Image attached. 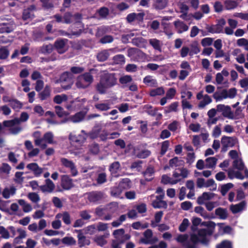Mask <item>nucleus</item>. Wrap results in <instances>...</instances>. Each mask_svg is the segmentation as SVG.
<instances>
[{
  "label": "nucleus",
  "instance_id": "4",
  "mask_svg": "<svg viewBox=\"0 0 248 248\" xmlns=\"http://www.w3.org/2000/svg\"><path fill=\"white\" fill-rule=\"evenodd\" d=\"M29 118V116L26 112H22L20 115L19 118H15L13 120L4 121L3 124L5 127H10V132L14 134H16L20 132L22 128L16 125L19 124L22 122H26Z\"/></svg>",
  "mask_w": 248,
  "mask_h": 248
},
{
  "label": "nucleus",
  "instance_id": "50",
  "mask_svg": "<svg viewBox=\"0 0 248 248\" xmlns=\"http://www.w3.org/2000/svg\"><path fill=\"white\" fill-rule=\"evenodd\" d=\"M62 242L67 246H73L76 244V240L71 236H65L62 239Z\"/></svg>",
  "mask_w": 248,
  "mask_h": 248
},
{
  "label": "nucleus",
  "instance_id": "55",
  "mask_svg": "<svg viewBox=\"0 0 248 248\" xmlns=\"http://www.w3.org/2000/svg\"><path fill=\"white\" fill-rule=\"evenodd\" d=\"M213 97L217 102L221 101L224 99H227L224 90H222L219 93H215L213 95Z\"/></svg>",
  "mask_w": 248,
  "mask_h": 248
},
{
  "label": "nucleus",
  "instance_id": "33",
  "mask_svg": "<svg viewBox=\"0 0 248 248\" xmlns=\"http://www.w3.org/2000/svg\"><path fill=\"white\" fill-rule=\"evenodd\" d=\"M149 43L155 49L161 52V47L163 45L161 41L155 38H153L149 40Z\"/></svg>",
  "mask_w": 248,
  "mask_h": 248
},
{
  "label": "nucleus",
  "instance_id": "31",
  "mask_svg": "<svg viewBox=\"0 0 248 248\" xmlns=\"http://www.w3.org/2000/svg\"><path fill=\"white\" fill-rule=\"evenodd\" d=\"M246 206V202L243 201L238 204L232 205L230 206V210L233 214H236L244 210Z\"/></svg>",
  "mask_w": 248,
  "mask_h": 248
},
{
  "label": "nucleus",
  "instance_id": "15",
  "mask_svg": "<svg viewBox=\"0 0 248 248\" xmlns=\"http://www.w3.org/2000/svg\"><path fill=\"white\" fill-rule=\"evenodd\" d=\"M27 168L32 171L36 177H39L45 170V168L40 167L36 163H31L28 164Z\"/></svg>",
  "mask_w": 248,
  "mask_h": 248
},
{
  "label": "nucleus",
  "instance_id": "6",
  "mask_svg": "<svg viewBox=\"0 0 248 248\" xmlns=\"http://www.w3.org/2000/svg\"><path fill=\"white\" fill-rule=\"evenodd\" d=\"M128 56L134 61H149L148 56L140 50L137 48H130L128 50Z\"/></svg>",
  "mask_w": 248,
  "mask_h": 248
},
{
  "label": "nucleus",
  "instance_id": "22",
  "mask_svg": "<svg viewBox=\"0 0 248 248\" xmlns=\"http://www.w3.org/2000/svg\"><path fill=\"white\" fill-rule=\"evenodd\" d=\"M221 142L224 147H232L236 143L237 140L234 137L223 136Z\"/></svg>",
  "mask_w": 248,
  "mask_h": 248
},
{
  "label": "nucleus",
  "instance_id": "19",
  "mask_svg": "<svg viewBox=\"0 0 248 248\" xmlns=\"http://www.w3.org/2000/svg\"><path fill=\"white\" fill-rule=\"evenodd\" d=\"M228 23L229 27L224 28V32L227 35H232L233 33L234 29L237 26L238 22L235 20L229 18L228 20Z\"/></svg>",
  "mask_w": 248,
  "mask_h": 248
},
{
  "label": "nucleus",
  "instance_id": "38",
  "mask_svg": "<svg viewBox=\"0 0 248 248\" xmlns=\"http://www.w3.org/2000/svg\"><path fill=\"white\" fill-rule=\"evenodd\" d=\"M217 159L215 157H210L206 159L205 168H213L217 164Z\"/></svg>",
  "mask_w": 248,
  "mask_h": 248
},
{
  "label": "nucleus",
  "instance_id": "37",
  "mask_svg": "<svg viewBox=\"0 0 248 248\" xmlns=\"http://www.w3.org/2000/svg\"><path fill=\"white\" fill-rule=\"evenodd\" d=\"M184 162L183 160L177 157H175L169 161V166L171 168H174L183 166Z\"/></svg>",
  "mask_w": 248,
  "mask_h": 248
},
{
  "label": "nucleus",
  "instance_id": "2",
  "mask_svg": "<svg viewBox=\"0 0 248 248\" xmlns=\"http://www.w3.org/2000/svg\"><path fill=\"white\" fill-rule=\"evenodd\" d=\"M116 83L117 78L114 74L104 71L101 73L99 82L96 85V90L100 93L104 94Z\"/></svg>",
  "mask_w": 248,
  "mask_h": 248
},
{
  "label": "nucleus",
  "instance_id": "60",
  "mask_svg": "<svg viewBox=\"0 0 248 248\" xmlns=\"http://www.w3.org/2000/svg\"><path fill=\"white\" fill-rule=\"evenodd\" d=\"M113 63L117 64H122L125 62V58L123 55L119 54L113 58Z\"/></svg>",
  "mask_w": 248,
  "mask_h": 248
},
{
  "label": "nucleus",
  "instance_id": "59",
  "mask_svg": "<svg viewBox=\"0 0 248 248\" xmlns=\"http://www.w3.org/2000/svg\"><path fill=\"white\" fill-rule=\"evenodd\" d=\"M163 213L162 211H159L155 213V221H152L151 223V226L153 227H155L157 226V223H158L162 218Z\"/></svg>",
  "mask_w": 248,
  "mask_h": 248
},
{
  "label": "nucleus",
  "instance_id": "53",
  "mask_svg": "<svg viewBox=\"0 0 248 248\" xmlns=\"http://www.w3.org/2000/svg\"><path fill=\"white\" fill-rule=\"evenodd\" d=\"M168 4V0H155L154 4L155 7L157 9H163Z\"/></svg>",
  "mask_w": 248,
  "mask_h": 248
},
{
  "label": "nucleus",
  "instance_id": "39",
  "mask_svg": "<svg viewBox=\"0 0 248 248\" xmlns=\"http://www.w3.org/2000/svg\"><path fill=\"white\" fill-rule=\"evenodd\" d=\"M50 88L46 85L44 90L39 93V97L41 100H44L48 98L50 95Z\"/></svg>",
  "mask_w": 248,
  "mask_h": 248
},
{
  "label": "nucleus",
  "instance_id": "24",
  "mask_svg": "<svg viewBox=\"0 0 248 248\" xmlns=\"http://www.w3.org/2000/svg\"><path fill=\"white\" fill-rule=\"evenodd\" d=\"M215 194L211 192H204L197 199V202L199 204H203L206 201L212 200Z\"/></svg>",
  "mask_w": 248,
  "mask_h": 248
},
{
  "label": "nucleus",
  "instance_id": "35",
  "mask_svg": "<svg viewBox=\"0 0 248 248\" xmlns=\"http://www.w3.org/2000/svg\"><path fill=\"white\" fill-rule=\"evenodd\" d=\"M226 24L225 19L221 18L218 20L217 23L215 25L216 33H223L224 27Z\"/></svg>",
  "mask_w": 248,
  "mask_h": 248
},
{
  "label": "nucleus",
  "instance_id": "63",
  "mask_svg": "<svg viewBox=\"0 0 248 248\" xmlns=\"http://www.w3.org/2000/svg\"><path fill=\"white\" fill-rule=\"evenodd\" d=\"M189 225V221L187 218H184L179 227V230L181 232H184Z\"/></svg>",
  "mask_w": 248,
  "mask_h": 248
},
{
  "label": "nucleus",
  "instance_id": "30",
  "mask_svg": "<svg viewBox=\"0 0 248 248\" xmlns=\"http://www.w3.org/2000/svg\"><path fill=\"white\" fill-rule=\"evenodd\" d=\"M55 218H62L63 222L66 225H69L71 222L70 214L67 212H63L57 214L55 216Z\"/></svg>",
  "mask_w": 248,
  "mask_h": 248
},
{
  "label": "nucleus",
  "instance_id": "64",
  "mask_svg": "<svg viewBox=\"0 0 248 248\" xmlns=\"http://www.w3.org/2000/svg\"><path fill=\"white\" fill-rule=\"evenodd\" d=\"M217 248H232L231 242L224 240L217 246Z\"/></svg>",
  "mask_w": 248,
  "mask_h": 248
},
{
  "label": "nucleus",
  "instance_id": "29",
  "mask_svg": "<svg viewBox=\"0 0 248 248\" xmlns=\"http://www.w3.org/2000/svg\"><path fill=\"white\" fill-rule=\"evenodd\" d=\"M102 198L103 194L101 192H93L88 194V199L90 202H96Z\"/></svg>",
  "mask_w": 248,
  "mask_h": 248
},
{
  "label": "nucleus",
  "instance_id": "46",
  "mask_svg": "<svg viewBox=\"0 0 248 248\" xmlns=\"http://www.w3.org/2000/svg\"><path fill=\"white\" fill-rule=\"evenodd\" d=\"M178 107V103L177 102H173L170 105L166 107L164 109L165 113H169L171 112H176Z\"/></svg>",
  "mask_w": 248,
  "mask_h": 248
},
{
  "label": "nucleus",
  "instance_id": "58",
  "mask_svg": "<svg viewBox=\"0 0 248 248\" xmlns=\"http://www.w3.org/2000/svg\"><path fill=\"white\" fill-rule=\"evenodd\" d=\"M76 84L78 88H86L89 86L81 75L78 78Z\"/></svg>",
  "mask_w": 248,
  "mask_h": 248
},
{
  "label": "nucleus",
  "instance_id": "1",
  "mask_svg": "<svg viewBox=\"0 0 248 248\" xmlns=\"http://www.w3.org/2000/svg\"><path fill=\"white\" fill-rule=\"evenodd\" d=\"M201 224L207 228L198 230L197 233H192L190 237L187 234H179L175 238L176 241L182 244L185 248H198L199 243L207 245L210 241L209 236L214 232L216 224L212 221L201 222Z\"/></svg>",
  "mask_w": 248,
  "mask_h": 248
},
{
  "label": "nucleus",
  "instance_id": "43",
  "mask_svg": "<svg viewBox=\"0 0 248 248\" xmlns=\"http://www.w3.org/2000/svg\"><path fill=\"white\" fill-rule=\"evenodd\" d=\"M86 99L85 98L81 99H76V100L71 102L70 104L67 105L66 106V108L69 110H73L76 108L77 106H78V108L80 107V106H79L78 103V102H82L84 103Z\"/></svg>",
  "mask_w": 248,
  "mask_h": 248
},
{
  "label": "nucleus",
  "instance_id": "23",
  "mask_svg": "<svg viewBox=\"0 0 248 248\" xmlns=\"http://www.w3.org/2000/svg\"><path fill=\"white\" fill-rule=\"evenodd\" d=\"M174 25L175 30L178 33H182L186 31L189 29V27L184 22L180 20H177L174 22Z\"/></svg>",
  "mask_w": 248,
  "mask_h": 248
},
{
  "label": "nucleus",
  "instance_id": "7",
  "mask_svg": "<svg viewBox=\"0 0 248 248\" xmlns=\"http://www.w3.org/2000/svg\"><path fill=\"white\" fill-rule=\"evenodd\" d=\"M189 171L184 168L176 169L172 174L173 179L175 184L180 182L183 179L188 177Z\"/></svg>",
  "mask_w": 248,
  "mask_h": 248
},
{
  "label": "nucleus",
  "instance_id": "8",
  "mask_svg": "<svg viewBox=\"0 0 248 248\" xmlns=\"http://www.w3.org/2000/svg\"><path fill=\"white\" fill-rule=\"evenodd\" d=\"M196 98L197 100H199L198 108H204L212 101V98L209 95L203 94V91H200L197 94Z\"/></svg>",
  "mask_w": 248,
  "mask_h": 248
},
{
  "label": "nucleus",
  "instance_id": "10",
  "mask_svg": "<svg viewBox=\"0 0 248 248\" xmlns=\"http://www.w3.org/2000/svg\"><path fill=\"white\" fill-rule=\"evenodd\" d=\"M150 198L152 201V205L155 208H166L167 207V202L163 201V195L155 196L151 195Z\"/></svg>",
  "mask_w": 248,
  "mask_h": 248
},
{
  "label": "nucleus",
  "instance_id": "5",
  "mask_svg": "<svg viewBox=\"0 0 248 248\" xmlns=\"http://www.w3.org/2000/svg\"><path fill=\"white\" fill-rule=\"evenodd\" d=\"M124 230L123 229H117L113 232L112 234L116 240L112 241V248H121L120 247V244L124 243L130 238V235L128 234H124Z\"/></svg>",
  "mask_w": 248,
  "mask_h": 248
},
{
  "label": "nucleus",
  "instance_id": "20",
  "mask_svg": "<svg viewBox=\"0 0 248 248\" xmlns=\"http://www.w3.org/2000/svg\"><path fill=\"white\" fill-rule=\"evenodd\" d=\"M61 185L65 189H69L73 186L72 179L67 175H63L61 178Z\"/></svg>",
  "mask_w": 248,
  "mask_h": 248
},
{
  "label": "nucleus",
  "instance_id": "42",
  "mask_svg": "<svg viewBox=\"0 0 248 248\" xmlns=\"http://www.w3.org/2000/svg\"><path fill=\"white\" fill-rule=\"evenodd\" d=\"M84 116L85 114L83 112H79L70 117L69 120L73 123H78L83 119Z\"/></svg>",
  "mask_w": 248,
  "mask_h": 248
},
{
  "label": "nucleus",
  "instance_id": "51",
  "mask_svg": "<svg viewBox=\"0 0 248 248\" xmlns=\"http://www.w3.org/2000/svg\"><path fill=\"white\" fill-rule=\"evenodd\" d=\"M227 98L233 99L237 94V90L235 88H232L228 90L224 89Z\"/></svg>",
  "mask_w": 248,
  "mask_h": 248
},
{
  "label": "nucleus",
  "instance_id": "47",
  "mask_svg": "<svg viewBox=\"0 0 248 248\" xmlns=\"http://www.w3.org/2000/svg\"><path fill=\"white\" fill-rule=\"evenodd\" d=\"M228 176L231 179L236 178L239 179H243L244 176L239 171H235L232 169H230L228 170Z\"/></svg>",
  "mask_w": 248,
  "mask_h": 248
},
{
  "label": "nucleus",
  "instance_id": "34",
  "mask_svg": "<svg viewBox=\"0 0 248 248\" xmlns=\"http://www.w3.org/2000/svg\"><path fill=\"white\" fill-rule=\"evenodd\" d=\"M18 204L22 207L23 211L25 213L31 212L32 209L31 205L26 202L24 200L19 199L17 200Z\"/></svg>",
  "mask_w": 248,
  "mask_h": 248
},
{
  "label": "nucleus",
  "instance_id": "49",
  "mask_svg": "<svg viewBox=\"0 0 248 248\" xmlns=\"http://www.w3.org/2000/svg\"><path fill=\"white\" fill-rule=\"evenodd\" d=\"M165 93V90L162 87H158L156 89H152L150 91V95L154 97L157 95H162Z\"/></svg>",
  "mask_w": 248,
  "mask_h": 248
},
{
  "label": "nucleus",
  "instance_id": "32",
  "mask_svg": "<svg viewBox=\"0 0 248 248\" xmlns=\"http://www.w3.org/2000/svg\"><path fill=\"white\" fill-rule=\"evenodd\" d=\"M143 82L148 86L154 87L157 86L156 80L151 76H146L143 78Z\"/></svg>",
  "mask_w": 248,
  "mask_h": 248
},
{
  "label": "nucleus",
  "instance_id": "52",
  "mask_svg": "<svg viewBox=\"0 0 248 248\" xmlns=\"http://www.w3.org/2000/svg\"><path fill=\"white\" fill-rule=\"evenodd\" d=\"M200 52V49L197 42H194L190 45L189 55L192 56L197 54Z\"/></svg>",
  "mask_w": 248,
  "mask_h": 248
},
{
  "label": "nucleus",
  "instance_id": "11",
  "mask_svg": "<svg viewBox=\"0 0 248 248\" xmlns=\"http://www.w3.org/2000/svg\"><path fill=\"white\" fill-rule=\"evenodd\" d=\"M61 162L62 166L69 170L72 176H76L78 175V171L73 161L65 158H62L61 159Z\"/></svg>",
  "mask_w": 248,
  "mask_h": 248
},
{
  "label": "nucleus",
  "instance_id": "3",
  "mask_svg": "<svg viewBox=\"0 0 248 248\" xmlns=\"http://www.w3.org/2000/svg\"><path fill=\"white\" fill-rule=\"evenodd\" d=\"M33 137L35 145L42 149H46L47 146V144H52L55 143L53 134L50 132L46 133L42 137L41 133L36 131L33 133Z\"/></svg>",
  "mask_w": 248,
  "mask_h": 248
},
{
  "label": "nucleus",
  "instance_id": "48",
  "mask_svg": "<svg viewBox=\"0 0 248 248\" xmlns=\"http://www.w3.org/2000/svg\"><path fill=\"white\" fill-rule=\"evenodd\" d=\"M233 167L234 168L238 170H242L244 169L245 165L240 157L234 160L233 162Z\"/></svg>",
  "mask_w": 248,
  "mask_h": 248
},
{
  "label": "nucleus",
  "instance_id": "18",
  "mask_svg": "<svg viewBox=\"0 0 248 248\" xmlns=\"http://www.w3.org/2000/svg\"><path fill=\"white\" fill-rule=\"evenodd\" d=\"M107 213L108 214L104 217L103 219L109 220L112 218V214L117 209V205L116 203H111L106 207Z\"/></svg>",
  "mask_w": 248,
  "mask_h": 248
},
{
  "label": "nucleus",
  "instance_id": "14",
  "mask_svg": "<svg viewBox=\"0 0 248 248\" xmlns=\"http://www.w3.org/2000/svg\"><path fill=\"white\" fill-rule=\"evenodd\" d=\"M109 236V232H107L103 235L95 236L93 238V240L97 245L101 247H103L104 246L108 244V241L106 239L108 238Z\"/></svg>",
  "mask_w": 248,
  "mask_h": 248
},
{
  "label": "nucleus",
  "instance_id": "36",
  "mask_svg": "<svg viewBox=\"0 0 248 248\" xmlns=\"http://www.w3.org/2000/svg\"><path fill=\"white\" fill-rule=\"evenodd\" d=\"M215 214L220 219H225L228 217V213L226 209L218 208L215 210Z\"/></svg>",
  "mask_w": 248,
  "mask_h": 248
},
{
  "label": "nucleus",
  "instance_id": "17",
  "mask_svg": "<svg viewBox=\"0 0 248 248\" xmlns=\"http://www.w3.org/2000/svg\"><path fill=\"white\" fill-rule=\"evenodd\" d=\"M144 238L141 239V242L142 243L148 244H152L157 241V239L156 238H152L153 232L152 231L150 230H147L144 232Z\"/></svg>",
  "mask_w": 248,
  "mask_h": 248
},
{
  "label": "nucleus",
  "instance_id": "25",
  "mask_svg": "<svg viewBox=\"0 0 248 248\" xmlns=\"http://www.w3.org/2000/svg\"><path fill=\"white\" fill-rule=\"evenodd\" d=\"M144 16V14L143 13H133L127 15L126 20L129 23L136 21H140L143 19Z\"/></svg>",
  "mask_w": 248,
  "mask_h": 248
},
{
  "label": "nucleus",
  "instance_id": "54",
  "mask_svg": "<svg viewBox=\"0 0 248 248\" xmlns=\"http://www.w3.org/2000/svg\"><path fill=\"white\" fill-rule=\"evenodd\" d=\"M134 154L139 158H145L150 155L151 152L148 150H143L138 153L137 150L135 149Z\"/></svg>",
  "mask_w": 248,
  "mask_h": 248
},
{
  "label": "nucleus",
  "instance_id": "26",
  "mask_svg": "<svg viewBox=\"0 0 248 248\" xmlns=\"http://www.w3.org/2000/svg\"><path fill=\"white\" fill-rule=\"evenodd\" d=\"M16 188L13 186L6 187L2 192V195L5 199H9L16 194Z\"/></svg>",
  "mask_w": 248,
  "mask_h": 248
},
{
  "label": "nucleus",
  "instance_id": "61",
  "mask_svg": "<svg viewBox=\"0 0 248 248\" xmlns=\"http://www.w3.org/2000/svg\"><path fill=\"white\" fill-rule=\"evenodd\" d=\"M55 112L59 117H63L67 116L69 113L65 111L63 108L59 106L55 107Z\"/></svg>",
  "mask_w": 248,
  "mask_h": 248
},
{
  "label": "nucleus",
  "instance_id": "21",
  "mask_svg": "<svg viewBox=\"0 0 248 248\" xmlns=\"http://www.w3.org/2000/svg\"><path fill=\"white\" fill-rule=\"evenodd\" d=\"M41 190L43 192H51L55 188V185L49 179L45 180V184L40 186Z\"/></svg>",
  "mask_w": 248,
  "mask_h": 248
},
{
  "label": "nucleus",
  "instance_id": "44",
  "mask_svg": "<svg viewBox=\"0 0 248 248\" xmlns=\"http://www.w3.org/2000/svg\"><path fill=\"white\" fill-rule=\"evenodd\" d=\"M109 51H112V49L104 50L99 52L97 56L98 60L100 62L106 61L109 56Z\"/></svg>",
  "mask_w": 248,
  "mask_h": 248
},
{
  "label": "nucleus",
  "instance_id": "45",
  "mask_svg": "<svg viewBox=\"0 0 248 248\" xmlns=\"http://www.w3.org/2000/svg\"><path fill=\"white\" fill-rule=\"evenodd\" d=\"M236 43L239 46L243 47L246 50L248 51V39L240 38L237 40ZM247 60L248 61V53L247 54Z\"/></svg>",
  "mask_w": 248,
  "mask_h": 248
},
{
  "label": "nucleus",
  "instance_id": "16",
  "mask_svg": "<svg viewBox=\"0 0 248 248\" xmlns=\"http://www.w3.org/2000/svg\"><path fill=\"white\" fill-rule=\"evenodd\" d=\"M73 75L69 72H65L61 75L60 77V81L61 82L66 81L69 83V85L67 86H63V88L64 89L67 90L71 88V85L73 84Z\"/></svg>",
  "mask_w": 248,
  "mask_h": 248
},
{
  "label": "nucleus",
  "instance_id": "27",
  "mask_svg": "<svg viewBox=\"0 0 248 248\" xmlns=\"http://www.w3.org/2000/svg\"><path fill=\"white\" fill-rule=\"evenodd\" d=\"M15 26V25L11 22L2 23L0 27V33L10 32L13 31Z\"/></svg>",
  "mask_w": 248,
  "mask_h": 248
},
{
  "label": "nucleus",
  "instance_id": "41",
  "mask_svg": "<svg viewBox=\"0 0 248 248\" xmlns=\"http://www.w3.org/2000/svg\"><path fill=\"white\" fill-rule=\"evenodd\" d=\"M68 99V96L65 94L56 95L53 98V102L57 104H61L63 102L66 101Z\"/></svg>",
  "mask_w": 248,
  "mask_h": 248
},
{
  "label": "nucleus",
  "instance_id": "56",
  "mask_svg": "<svg viewBox=\"0 0 248 248\" xmlns=\"http://www.w3.org/2000/svg\"><path fill=\"white\" fill-rule=\"evenodd\" d=\"M28 199L32 202L37 203L40 201L39 195L35 192H31L27 195Z\"/></svg>",
  "mask_w": 248,
  "mask_h": 248
},
{
  "label": "nucleus",
  "instance_id": "9",
  "mask_svg": "<svg viewBox=\"0 0 248 248\" xmlns=\"http://www.w3.org/2000/svg\"><path fill=\"white\" fill-rule=\"evenodd\" d=\"M87 134L84 130H82L80 133L76 134L74 133L70 134L69 139L71 142L76 143L80 145H82L86 140Z\"/></svg>",
  "mask_w": 248,
  "mask_h": 248
},
{
  "label": "nucleus",
  "instance_id": "62",
  "mask_svg": "<svg viewBox=\"0 0 248 248\" xmlns=\"http://www.w3.org/2000/svg\"><path fill=\"white\" fill-rule=\"evenodd\" d=\"M172 176H169L167 175H163L162 176L161 182L164 184L175 185Z\"/></svg>",
  "mask_w": 248,
  "mask_h": 248
},
{
  "label": "nucleus",
  "instance_id": "40",
  "mask_svg": "<svg viewBox=\"0 0 248 248\" xmlns=\"http://www.w3.org/2000/svg\"><path fill=\"white\" fill-rule=\"evenodd\" d=\"M143 176L147 181H150L153 178L154 170L153 167H148L146 170L143 172Z\"/></svg>",
  "mask_w": 248,
  "mask_h": 248
},
{
  "label": "nucleus",
  "instance_id": "28",
  "mask_svg": "<svg viewBox=\"0 0 248 248\" xmlns=\"http://www.w3.org/2000/svg\"><path fill=\"white\" fill-rule=\"evenodd\" d=\"M76 232H79L78 235V244L80 247H82L86 245H89L90 244V240L86 238L83 233H81V230H77Z\"/></svg>",
  "mask_w": 248,
  "mask_h": 248
},
{
  "label": "nucleus",
  "instance_id": "12",
  "mask_svg": "<svg viewBox=\"0 0 248 248\" xmlns=\"http://www.w3.org/2000/svg\"><path fill=\"white\" fill-rule=\"evenodd\" d=\"M217 111L222 113V115L224 117L229 119H233L232 112L230 106L223 104H219L217 106Z\"/></svg>",
  "mask_w": 248,
  "mask_h": 248
},
{
  "label": "nucleus",
  "instance_id": "57",
  "mask_svg": "<svg viewBox=\"0 0 248 248\" xmlns=\"http://www.w3.org/2000/svg\"><path fill=\"white\" fill-rule=\"evenodd\" d=\"M143 108L145 112L151 116H155L157 112V109L155 108H154L149 105H145Z\"/></svg>",
  "mask_w": 248,
  "mask_h": 248
},
{
  "label": "nucleus",
  "instance_id": "13",
  "mask_svg": "<svg viewBox=\"0 0 248 248\" xmlns=\"http://www.w3.org/2000/svg\"><path fill=\"white\" fill-rule=\"evenodd\" d=\"M67 39H58L55 43L54 46L58 53L60 54L65 52L68 48Z\"/></svg>",
  "mask_w": 248,
  "mask_h": 248
}]
</instances>
